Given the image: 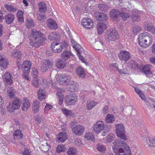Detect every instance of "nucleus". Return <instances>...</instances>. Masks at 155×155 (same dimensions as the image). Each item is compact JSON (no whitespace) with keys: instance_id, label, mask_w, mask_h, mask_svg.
<instances>
[{"instance_id":"49","label":"nucleus","mask_w":155,"mask_h":155,"mask_svg":"<svg viewBox=\"0 0 155 155\" xmlns=\"http://www.w3.org/2000/svg\"><path fill=\"white\" fill-rule=\"evenodd\" d=\"M147 143H150L149 146L150 147H154L155 146V137H152V140H150L149 138L147 139Z\"/></svg>"},{"instance_id":"11","label":"nucleus","mask_w":155,"mask_h":155,"mask_svg":"<svg viewBox=\"0 0 155 155\" xmlns=\"http://www.w3.org/2000/svg\"><path fill=\"white\" fill-rule=\"evenodd\" d=\"M81 24L83 26L87 29H90L94 26L93 20L88 18H84L82 20Z\"/></svg>"},{"instance_id":"61","label":"nucleus","mask_w":155,"mask_h":155,"mask_svg":"<svg viewBox=\"0 0 155 155\" xmlns=\"http://www.w3.org/2000/svg\"><path fill=\"white\" fill-rule=\"evenodd\" d=\"M63 112L66 116L70 115L71 113V111L66 109L64 110Z\"/></svg>"},{"instance_id":"12","label":"nucleus","mask_w":155,"mask_h":155,"mask_svg":"<svg viewBox=\"0 0 155 155\" xmlns=\"http://www.w3.org/2000/svg\"><path fill=\"white\" fill-rule=\"evenodd\" d=\"M118 56L120 60L125 62L127 61L131 58L129 52L123 50L120 51V53L118 54Z\"/></svg>"},{"instance_id":"2","label":"nucleus","mask_w":155,"mask_h":155,"mask_svg":"<svg viewBox=\"0 0 155 155\" xmlns=\"http://www.w3.org/2000/svg\"><path fill=\"white\" fill-rule=\"evenodd\" d=\"M126 140L119 141L115 140L113 143L114 144L113 149L115 152V150H118L120 153H124V154L127 155H131L130 148L125 142Z\"/></svg>"},{"instance_id":"48","label":"nucleus","mask_w":155,"mask_h":155,"mask_svg":"<svg viewBox=\"0 0 155 155\" xmlns=\"http://www.w3.org/2000/svg\"><path fill=\"white\" fill-rule=\"evenodd\" d=\"M96 148L98 151L102 153L105 151L106 147L101 144H97L96 145Z\"/></svg>"},{"instance_id":"9","label":"nucleus","mask_w":155,"mask_h":155,"mask_svg":"<svg viewBox=\"0 0 155 155\" xmlns=\"http://www.w3.org/2000/svg\"><path fill=\"white\" fill-rule=\"evenodd\" d=\"M53 65V62L48 60H45L40 67V71L42 73L48 71Z\"/></svg>"},{"instance_id":"8","label":"nucleus","mask_w":155,"mask_h":155,"mask_svg":"<svg viewBox=\"0 0 155 155\" xmlns=\"http://www.w3.org/2000/svg\"><path fill=\"white\" fill-rule=\"evenodd\" d=\"M71 42L73 46V48L76 50L78 54V56L80 60L84 61V58L81 55V51H83V48L80 45L74 41L72 39H71Z\"/></svg>"},{"instance_id":"45","label":"nucleus","mask_w":155,"mask_h":155,"mask_svg":"<svg viewBox=\"0 0 155 155\" xmlns=\"http://www.w3.org/2000/svg\"><path fill=\"white\" fill-rule=\"evenodd\" d=\"M39 10L41 12H45L46 11L47 8L45 3L42 2L38 4Z\"/></svg>"},{"instance_id":"30","label":"nucleus","mask_w":155,"mask_h":155,"mask_svg":"<svg viewBox=\"0 0 155 155\" xmlns=\"http://www.w3.org/2000/svg\"><path fill=\"white\" fill-rule=\"evenodd\" d=\"M73 54L70 51L68 50H64L61 53V56L62 59L66 60L69 58Z\"/></svg>"},{"instance_id":"64","label":"nucleus","mask_w":155,"mask_h":155,"mask_svg":"<svg viewBox=\"0 0 155 155\" xmlns=\"http://www.w3.org/2000/svg\"><path fill=\"white\" fill-rule=\"evenodd\" d=\"M150 60L152 64L155 65V57H151L150 58Z\"/></svg>"},{"instance_id":"46","label":"nucleus","mask_w":155,"mask_h":155,"mask_svg":"<svg viewBox=\"0 0 155 155\" xmlns=\"http://www.w3.org/2000/svg\"><path fill=\"white\" fill-rule=\"evenodd\" d=\"M77 153L76 149L74 147H70L67 151L68 155H76Z\"/></svg>"},{"instance_id":"59","label":"nucleus","mask_w":155,"mask_h":155,"mask_svg":"<svg viewBox=\"0 0 155 155\" xmlns=\"http://www.w3.org/2000/svg\"><path fill=\"white\" fill-rule=\"evenodd\" d=\"M38 81L37 79H34L32 81V84L35 87H38Z\"/></svg>"},{"instance_id":"27","label":"nucleus","mask_w":155,"mask_h":155,"mask_svg":"<svg viewBox=\"0 0 155 155\" xmlns=\"http://www.w3.org/2000/svg\"><path fill=\"white\" fill-rule=\"evenodd\" d=\"M8 64L7 58L0 55V66L4 68H6Z\"/></svg>"},{"instance_id":"55","label":"nucleus","mask_w":155,"mask_h":155,"mask_svg":"<svg viewBox=\"0 0 155 155\" xmlns=\"http://www.w3.org/2000/svg\"><path fill=\"white\" fill-rule=\"evenodd\" d=\"M22 155H31V152L26 147L24 148L23 151L21 152Z\"/></svg>"},{"instance_id":"38","label":"nucleus","mask_w":155,"mask_h":155,"mask_svg":"<svg viewBox=\"0 0 155 155\" xmlns=\"http://www.w3.org/2000/svg\"><path fill=\"white\" fill-rule=\"evenodd\" d=\"M58 34L55 32L50 33L48 35V38L51 41L57 39L58 37Z\"/></svg>"},{"instance_id":"31","label":"nucleus","mask_w":155,"mask_h":155,"mask_svg":"<svg viewBox=\"0 0 155 155\" xmlns=\"http://www.w3.org/2000/svg\"><path fill=\"white\" fill-rule=\"evenodd\" d=\"M24 102L22 106V109L23 111H27L30 107V103L29 100L25 98L24 100Z\"/></svg>"},{"instance_id":"35","label":"nucleus","mask_w":155,"mask_h":155,"mask_svg":"<svg viewBox=\"0 0 155 155\" xmlns=\"http://www.w3.org/2000/svg\"><path fill=\"white\" fill-rule=\"evenodd\" d=\"M97 103L93 101L88 100L87 103L86 108L88 110H91L96 105Z\"/></svg>"},{"instance_id":"54","label":"nucleus","mask_w":155,"mask_h":155,"mask_svg":"<svg viewBox=\"0 0 155 155\" xmlns=\"http://www.w3.org/2000/svg\"><path fill=\"white\" fill-rule=\"evenodd\" d=\"M38 72V70L36 69H33L31 74L33 79H37Z\"/></svg>"},{"instance_id":"34","label":"nucleus","mask_w":155,"mask_h":155,"mask_svg":"<svg viewBox=\"0 0 155 155\" xmlns=\"http://www.w3.org/2000/svg\"><path fill=\"white\" fill-rule=\"evenodd\" d=\"M115 120V117L113 115L109 114L107 115L105 118V121L106 122L112 123Z\"/></svg>"},{"instance_id":"16","label":"nucleus","mask_w":155,"mask_h":155,"mask_svg":"<svg viewBox=\"0 0 155 155\" xmlns=\"http://www.w3.org/2000/svg\"><path fill=\"white\" fill-rule=\"evenodd\" d=\"M69 76L66 74H62L58 75L57 79V81L60 84L65 85Z\"/></svg>"},{"instance_id":"22","label":"nucleus","mask_w":155,"mask_h":155,"mask_svg":"<svg viewBox=\"0 0 155 155\" xmlns=\"http://www.w3.org/2000/svg\"><path fill=\"white\" fill-rule=\"evenodd\" d=\"M2 78L4 82L8 85H11L12 83V76L11 74L8 72H6L2 76Z\"/></svg>"},{"instance_id":"63","label":"nucleus","mask_w":155,"mask_h":155,"mask_svg":"<svg viewBox=\"0 0 155 155\" xmlns=\"http://www.w3.org/2000/svg\"><path fill=\"white\" fill-rule=\"evenodd\" d=\"M139 95L143 100L145 101L146 100V98L143 93H140V94H139Z\"/></svg>"},{"instance_id":"18","label":"nucleus","mask_w":155,"mask_h":155,"mask_svg":"<svg viewBox=\"0 0 155 155\" xmlns=\"http://www.w3.org/2000/svg\"><path fill=\"white\" fill-rule=\"evenodd\" d=\"M22 55L21 51L17 48L13 50L11 54L12 57L17 60H20L22 58Z\"/></svg>"},{"instance_id":"23","label":"nucleus","mask_w":155,"mask_h":155,"mask_svg":"<svg viewBox=\"0 0 155 155\" xmlns=\"http://www.w3.org/2000/svg\"><path fill=\"white\" fill-rule=\"evenodd\" d=\"M95 16L97 20L100 21H106L107 19L106 15L102 12H96L95 14Z\"/></svg>"},{"instance_id":"43","label":"nucleus","mask_w":155,"mask_h":155,"mask_svg":"<svg viewBox=\"0 0 155 155\" xmlns=\"http://www.w3.org/2000/svg\"><path fill=\"white\" fill-rule=\"evenodd\" d=\"M5 8L8 11L11 12H15L17 10V8L13 5H6Z\"/></svg>"},{"instance_id":"6","label":"nucleus","mask_w":155,"mask_h":155,"mask_svg":"<svg viewBox=\"0 0 155 155\" xmlns=\"http://www.w3.org/2000/svg\"><path fill=\"white\" fill-rule=\"evenodd\" d=\"M115 132L117 136L119 137L120 140H127V138L125 134L124 127L122 124L115 125Z\"/></svg>"},{"instance_id":"44","label":"nucleus","mask_w":155,"mask_h":155,"mask_svg":"<svg viewBox=\"0 0 155 155\" xmlns=\"http://www.w3.org/2000/svg\"><path fill=\"white\" fill-rule=\"evenodd\" d=\"M108 7V6L104 3L99 4L98 6L100 10L104 12H106L107 11Z\"/></svg>"},{"instance_id":"14","label":"nucleus","mask_w":155,"mask_h":155,"mask_svg":"<svg viewBox=\"0 0 155 155\" xmlns=\"http://www.w3.org/2000/svg\"><path fill=\"white\" fill-rule=\"evenodd\" d=\"M84 130V127L80 125H75L72 128L73 133L78 136L82 135Z\"/></svg>"},{"instance_id":"58","label":"nucleus","mask_w":155,"mask_h":155,"mask_svg":"<svg viewBox=\"0 0 155 155\" xmlns=\"http://www.w3.org/2000/svg\"><path fill=\"white\" fill-rule=\"evenodd\" d=\"M118 71L121 74H127L128 73V70L126 68H123V69H118Z\"/></svg>"},{"instance_id":"4","label":"nucleus","mask_w":155,"mask_h":155,"mask_svg":"<svg viewBox=\"0 0 155 155\" xmlns=\"http://www.w3.org/2000/svg\"><path fill=\"white\" fill-rule=\"evenodd\" d=\"M105 40L108 41H115L119 38L118 33L115 29L107 30L105 36Z\"/></svg>"},{"instance_id":"20","label":"nucleus","mask_w":155,"mask_h":155,"mask_svg":"<svg viewBox=\"0 0 155 155\" xmlns=\"http://www.w3.org/2000/svg\"><path fill=\"white\" fill-rule=\"evenodd\" d=\"M120 12L119 11L113 9L110 12L109 15L110 18L114 20L117 21L120 16Z\"/></svg>"},{"instance_id":"50","label":"nucleus","mask_w":155,"mask_h":155,"mask_svg":"<svg viewBox=\"0 0 155 155\" xmlns=\"http://www.w3.org/2000/svg\"><path fill=\"white\" fill-rule=\"evenodd\" d=\"M56 95L59 100V104L61 105L63 101V95L62 93L60 92H58Z\"/></svg>"},{"instance_id":"7","label":"nucleus","mask_w":155,"mask_h":155,"mask_svg":"<svg viewBox=\"0 0 155 155\" xmlns=\"http://www.w3.org/2000/svg\"><path fill=\"white\" fill-rule=\"evenodd\" d=\"M21 102L17 98H15L12 103L9 102L7 105L8 110L10 111L13 112L15 110L18 109L20 107Z\"/></svg>"},{"instance_id":"51","label":"nucleus","mask_w":155,"mask_h":155,"mask_svg":"<svg viewBox=\"0 0 155 155\" xmlns=\"http://www.w3.org/2000/svg\"><path fill=\"white\" fill-rule=\"evenodd\" d=\"M26 25L27 27L30 28H33L35 26L33 21L31 19L28 20L27 19Z\"/></svg>"},{"instance_id":"42","label":"nucleus","mask_w":155,"mask_h":155,"mask_svg":"<svg viewBox=\"0 0 155 155\" xmlns=\"http://www.w3.org/2000/svg\"><path fill=\"white\" fill-rule=\"evenodd\" d=\"M67 150L65 146L63 145L60 144L57 146L56 148V151L58 153H60L61 152H64Z\"/></svg>"},{"instance_id":"21","label":"nucleus","mask_w":155,"mask_h":155,"mask_svg":"<svg viewBox=\"0 0 155 155\" xmlns=\"http://www.w3.org/2000/svg\"><path fill=\"white\" fill-rule=\"evenodd\" d=\"M15 18V15L11 13H8L4 17L5 21L8 25H10L12 23Z\"/></svg>"},{"instance_id":"33","label":"nucleus","mask_w":155,"mask_h":155,"mask_svg":"<svg viewBox=\"0 0 155 155\" xmlns=\"http://www.w3.org/2000/svg\"><path fill=\"white\" fill-rule=\"evenodd\" d=\"M38 98L41 101H42L45 98V91L43 89H40L38 91Z\"/></svg>"},{"instance_id":"53","label":"nucleus","mask_w":155,"mask_h":155,"mask_svg":"<svg viewBox=\"0 0 155 155\" xmlns=\"http://www.w3.org/2000/svg\"><path fill=\"white\" fill-rule=\"evenodd\" d=\"M66 83L65 86L74 85L75 84L76 82L73 79L71 78L70 76H69V79H68V80L67 81Z\"/></svg>"},{"instance_id":"3","label":"nucleus","mask_w":155,"mask_h":155,"mask_svg":"<svg viewBox=\"0 0 155 155\" xmlns=\"http://www.w3.org/2000/svg\"><path fill=\"white\" fill-rule=\"evenodd\" d=\"M138 41L140 46L147 47L152 43V37L150 34L145 32L139 34Z\"/></svg>"},{"instance_id":"25","label":"nucleus","mask_w":155,"mask_h":155,"mask_svg":"<svg viewBox=\"0 0 155 155\" xmlns=\"http://www.w3.org/2000/svg\"><path fill=\"white\" fill-rule=\"evenodd\" d=\"M106 28L107 25L105 23L103 22L98 23L97 26L98 33L99 34H102Z\"/></svg>"},{"instance_id":"36","label":"nucleus","mask_w":155,"mask_h":155,"mask_svg":"<svg viewBox=\"0 0 155 155\" xmlns=\"http://www.w3.org/2000/svg\"><path fill=\"white\" fill-rule=\"evenodd\" d=\"M23 12L18 10L17 13V17L18 21L23 22L24 21V18L23 16Z\"/></svg>"},{"instance_id":"15","label":"nucleus","mask_w":155,"mask_h":155,"mask_svg":"<svg viewBox=\"0 0 155 155\" xmlns=\"http://www.w3.org/2000/svg\"><path fill=\"white\" fill-rule=\"evenodd\" d=\"M104 125L103 121H97L93 126L94 130L96 133H99L104 130Z\"/></svg>"},{"instance_id":"57","label":"nucleus","mask_w":155,"mask_h":155,"mask_svg":"<svg viewBox=\"0 0 155 155\" xmlns=\"http://www.w3.org/2000/svg\"><path fill=\"white\" fill-rule=\"evenodd\" d=\"M38 20L44 21L46 19V18L45 15L40 14L38 15Z\"/></svg>"},{"instance_id":"1","label":"nucleus","mask_w":155,"mask_h":155,"mask_svg":"<svg viewBox=\"0 0 155 155\" xmlns=\"http://www.w3.org/2000/svg\"><path fill=\"white\" fill-rule=\"evenodd\" d=\"M43 33L39 31L32 29L30 36V44L32 47L38 48L42 45L44 41L46 40L43 37Z\"/></svg>"},{"instance_id":"52","label":"nucleus","mask_w":155,"mask_h":155,"mask_svg":"<svg viewBox=\"0 0 155 155\" xmlns=\"http://www.w3.org/2000/svg\"><path fill=\"white\" fill-rule=\"evenodd\" d=\"M141 27L139 26H135L133 28L132 32L134 34H136L141 30Z\"/></svg>"},{"instance_id":"47","label":"nucleus","mask_w":155,"mask_h":155,"mask_svg":"<svg viewBox=\"0 0 155 155\" xmlns=\"http://www.w3.org/2000/svg\"><path fill=\"white\" fill-rule=\"evenodd\" d=\"M145 30L150 32L152 33L155 34V28L153 26H150L148 25L145 27Z\"/></svg>"},{"instance_id":"40","label":"nucleus","mask_w":155,"mask_h":155,"mask_svg":"<svg viewBox=\"0 0 155 155\" xmlns=\"http://www.w3.org/2000/svg\"><path fill=\"white\" fill-rule=\"evenodd\" d=\"M7 93L8 96L11 98H13L15 97V91L12 87L8 88Z\"/></svg>"},{"instance_id":"19","label":"nucleus","mask_w":155,"mask_h":155,"mask_svg":"<svg viewBox=\"0 0 155 155\" xmlns=\"http://www.w3.org/2000/svg\"><path fill=\"white\" fill-rule=\"evenodd\" d=\"M31 66V62L29 61H25L21 64V68L24 72L29 73Z\"/></svg>"},{"instance_id":"24","label":"nucleus","mask_w":155,"mask_h":155,"mask_svg":"<svg viewBox=\"0 0 155 155\" xmlns=\"http://www.w3.org/2000/svg\"><path fill=\"white\" fill-rule=\"evenodd\" d=\"M76 74L80 78H85L86 74L83 68L81 66L77 67L75 71Z\"/></svg>"},{"instance_id":"26","label":"nucleus","mask_w":155,"mask_h":155,"mask_svg":"<svg viewBox=\"0 0 155 155\" xmlns=\"http://www.w3.org/2000/svg\"><path fill=\"white\" fill-rule=\"evenodd\" d=\"M67 137L66 134L64 132H60L58 134V137H57V141L58 142H63L67 139Z\"/></svg>"},{"instance_id":"29","label":"nucleus","mask_w":155,"mask_h":155,"mask_svg":"<svg viewBox=\"0 0 155 155\" xmlns=\"http://www.w3.org/2000/svg\"><path fill=\"white\" fill-rule=\"evenodd\" d=\"M66 64L65 61H63L61 59H58L56 61V65L58 68L62 69L65 67Z\"/></svg>"},{"instance_id":"41","label":"nucleus","mask_w":155,"mask_h":155,"mask_svg":"<svg viewBox=\"0 0 155 155\" xmlns=\"http://www.w3.org/2000/svg\"><path fill=\"white\" fill-rule=\"evenodd\" d=\"M128 66L132 69H136L138 68L137 63L134 60H131L128 63Z\"/></svg>"},{"instance_id":"17","label":"nucleus","mask_w":155,"mask_h":155,"mask_svg":"<svg viewBox=\"0 0 155 155\" xmlns=\"http://www.w3.org/2000/svg\"><path fill=\"white\" fill-rule=\"evenodd\" d=\"M138 68L142 72L144 73L147 77L152 75V73L148 65H142L139 67Z\"/></svg>"},{"instance_id":"10","label":"nucleus","mask_w":155,"mask_h":155,"mask_svg":"<svg viewBox=\"0 0 155 155\" xmlns=\"http://www.w3.org/2000/svg\"><path fill=\"white\" fill-rule=\"evenodd\" d=\"M77 96L75 94H69L67 95L64 99L66 104L68 105H73L76 102Z\"/></svg>"},{"instance_id":"32","label":"nucleus","mask_w":155,"mask_h":155,"mask_svg":"<svg viewBox=\"0 0 155 155\" xmlns=\"http://www.w3.org/2000/svg\"><path fill=\"white\" fill-rule=\"evenodd\" d=\"M14 138L15 140H20L23 137V134L20 130H15L13 134Z\"/></svg>"},{"instance_id":"5","label":"nucleus","mask_w":155,"mask_h":155,"mask_svg":"<svg viewBox=\"0 0 155 155\" xmlns=\"http://www.w3.org/2000/svg\"><path fill=\"white\" fill-rule=\"evenodd\" d=\"M130 12L127 13L124 12H120V16L122 18L123 21H125L130 18L131 14V18L133 21L139 22L140 21V15L136 13V12L130 13L131 12L130 11Z\"/></svg>"},{"instance_id":"28","label":"nucleus","mask_w":155,"mask_h":155,"mask_svg":"<svg viewBox=\"0 0 155 155\" xmlns=\"http://www.w3.org/2000/svg\"><path fill=\"white\" fill-rule=\"evenodd\" d=\"M48 27L52 29L55 30L58 28V25L55 21L52 19H49L48 22Z\"/></svg>"},{"instance_id":"13","label":"nucleus","mask_w":155,"mask_h":155,"mask_svg":"<svg viewBox=\"0 0 155 155\" xmlns=\"http://www.w3.org/2000/svg\"><path fill=\"white\" fill-rule=\"evenodd\" d=\"M51 45L53 51L55 53H60L63 49L62 45L59 41L53 42Z\"/></svg>"},{"instance_id":"62","label":"nucleus","mask_w":155,"mask_h":155,"mask_svg":"<svg viewBox=\"0 0 155 155\" xmlns=\"http://www.w3.org/2000/svg\"><path fill=\"white\" fill-rule=\"evenodd\" d=\"M20 60H17V67L18 68V69H20L21 68V62Z\"/></svg>"},{"instance_id":"60","label":"nucleus","mask_w":155,"mask_h":155,"mask_svg":"<svg viewBox=\"0 0 155 155\" xmlns=\"http://www.w3.org/2000/svg\"><path fill=\"white\" fill-rule=\"evenodd\" d=\"M109 107L108 106H105L103 109V113L105 114H107L109 112Z\"/></svg>"},{"instance_id":"56","label":"nucleus","mask_w":155,"mask_h":155,"mask_svg":"<svg viewBox=\"0 0 155 155\" xmlns=\"http://www.w3.org/2000/svg\"><path fill=\"white\" fill-rule=\"evenodd\" d=\"M52 108H53V107L51 105L47 104L45 107V109H44L45 113H47L48 110H49L50 109H52Z\"/></svg>"},{"instance_id":"37","label":"nucleus","mask_w":155,"mask_h":155,"mask_svg":"<svg viewBox=\"0 0 155 155\" xmlns=\"http://www.w3.org/2000/svg\"><path fill=\"white\" fill-rule=\"evenodd\" d=\"M39 102L38 101H35L33 103V110L34 113H37L39 111Z\"/></svg>"},{"instance_id":"39","label":"nucleus","mask_w":155,"mask_h":155,"mask_svg":"<svg viewBox=\"0 0 155 155\" xmlns=\"http://www.w3.org/2000/svg\"><path fill=\"white\" fill-rule=\"evenodd\" d=\"M85 138L88 140H91L94 141L95 140L94 135L90 132H87L84 136Z\"/></svg>"}]
</instances>
